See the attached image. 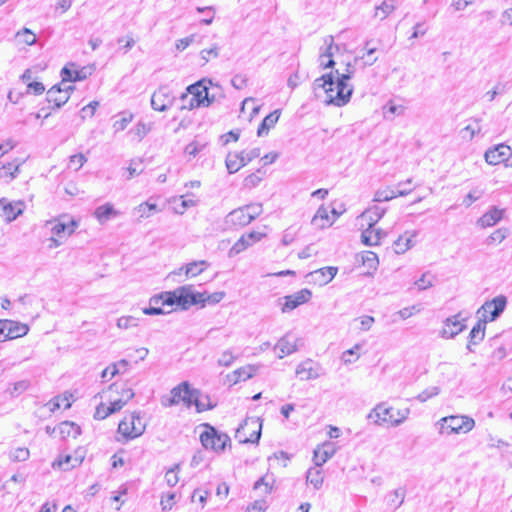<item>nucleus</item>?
Instances as JSON below:
<instances>
[{"mask_svg": "<svg viewBox=\"0 0 512 512\" xmlns=\"http://www.w3.org/2000/svg\"><path fill=\"white\" fill-rule=\"evenodd\" d=\"M355 72L354 66L347 63L344 73L338 70L331 71L315 79L313 83L314 90L323 89L326 94L325 104L336 107L345 106L351 99L353 86L349 84Z\"/></svg>", "mask_w": 512, "mask_h": 512, "instance_id": "1", "label": "nucleus"}, {"mask_svg": "<svg viewBox=\"0 0 512 512\" xmlns=\"http://www.w3.org/2000/svg\"><path fill=\"white\" fill-rule=\"evenodd\" d=\"M409 414V408L395 410L393 407H387L385 403H379L369 412L367 418L377 425L390 423L392 426H399Z\"/></svg>", "mask_w": 512, "mask_h": 512, "instance_id": "2", "label": "nucleus"}, {"mask_svg": "<svg viewBox=\"0 0 512 512\" xmlns=\"http://www.w3.org/2000/svg\"><path fill=\"white\" fill-rule=\"evenodd\" d=\"M437 426L441 435L467 434L475 427V420L467 415H450L442 417Z\"/></svg>", "mask_w": 512, "mask_h": 512, "instance_id": "3", "label": "nucleus"}, {"mask_svg": "<svg viewBox=\"0 0 512 512\" xmlns=\"http://www.w3.org/2000/svg\"><path fill=\"white\" fill-rule=\"evenodd\" d=\"M193 395H197V389L190 387L186 381L172 388L169 395L161 397V404L164 407H172L183 402L187 407L193 403Z\"/></svg>", "mask_w": 512, "mask_h": 512, "instance_id": "4", "label": "nucleus"}, {"mask_svg": "<svg viewBox=\"0 0 512 512\" xmlns=\"http://www.w3.org/2000/svg\"><path fill=\"white\" fill-rule=\"evenodd\" d=\"M262 423L257 417L246 418L237 429L236 438L240 443H258L261 437Z\"/></svg>", "mask_w": 512, "mask_h": 512, "instance_id": "5", "label": "nucleus"}, {"mask_svg": "<svg viewBox=\"0 0 512 512\" xmlns=\"http://www.w3.org/2000/svg\"><path fill=\"white\" fill-rule=\"evenodd\" d=\"M206 430L200 434L201 444L205 449H211L215 452L224 451L228 442H230V438L227 434L218 433V431L206 424Z\"/></svg>", "mask_w": 512, "mask_h": 512, "instance_id": "6", "label": "nucleus"}, {"mask_svg": "<svg viewBox=\"0 0 512 512\" xmlns=\"http://www.w3.org/2000/svg\"><path fill=\"white\" fill-rule=\"evenodd\" d=\"M507 305V298L499 295L490 301H486L477 311L480 320L487 323L496 320L504 311Z\"/></svg>", "mask_w": 512, "mask_h": 512, "instance_id": "7", "label": "nucleus"}, {"mask_svg": "<svg viewBox=\"0 0 512 512\" xmlns=\"http://www.w3.org/2000/svg\"><path fill=\"white\" fill-rule=\"evenodd\" d=\"M145 427L139 413L134 412L120 421L118 432L126 438L134 439L144 433Z\"/></svg>", "mask_w": 512, "mask_h": 512, "instance_id": "8", "label": "nucleus"}, {"mask_svg": "<svg viewBox=\"0 0 512 512\" xmlns=\"http://www.w3.org/2000/svg\"><path fill=\"white\" fill-rule=\"evenodd\" d=\"M295 373L300 380L309 381L325 376L326 370L319 362L307 358L297 365Z\"/></svg>", "mask_w": 512, "mask_h": 512, "instance_id": "9", "label": "nucleus"}, {"mask_svg": "<svg viewBox=\"0 0 512 512\" xmlns=\"http://www.w3.org/2000/svg\"><path fill=\"white\" fill-rule=\"evenodd\" d=\"M177 305L182 309H188L192 305L199 304L204 299V294L193 291V286L186 285L176 289Z\"/></svg>", "mask_w": 512, "mask_h": 512, "instance_id": "10", "label": "nucleus"}, {"mask_svg": "<svg viewBox=\"0 0 512 512\" xmlns=\"http://www.w3.org/2000/svg\"><path fill=\"white\" fill-rule=\"evenodd\" d=\"M205 82L206 80L203 79L187 87V91L195 98L196 104L200 107H208L214 101V97L209 96Z\"/></svg>", "mask_w": 512, "mask_h": 512, "instance_id": "11", "label": "nucleus"}, {"mask_svg": "<svg viewBox=\"0 0 512 512\" xmlns=\"http://www.w3.org/2000/svg\"><path fill=\"white\" fill-rule=\"evenodd\" d=\"M174 102V97L166 86L159 87L151 97V106L156 111H166Z\"/></svg>", "mask_w": 512, "mask_h": 512, "instance_id": "12", "label": "nucleus"}, {"mask_svg": "<svg viewBox=\"0 0 512 512\" xmlns=\"http://www.w3.org/2000/svg\"><path fill=\"white\" fill-rule=\"evenodd\" d=\"M265 236L266 233L258 231H251L249 233L243 234L229 250V256L232 257L243 252L248 247L252 246L254 243L259 242Z\"/></svg>", "mask_w": 512, "mask_h": 512, "instance_id": "13", "label": "nucleus"}, {"mask_svg": "<svg viewBox=\"0 0 512 512\" xmlns=\"http://www.w3.org/2000/svg\"><path fill=\"white\" fill-rule=\"evenodd\" d=\"M311 297L312 292L307 288L301 289L300 291H297L291 295H287L283 298L285 302L281 310L283 313L292 311L301 304L308 302Z\"/></svg>", "mask_w": 512, "mask_h": 512, "instance_id": "14", "label": "nucleus"}, {"mask_svg": "<svg viewBox=\"0 0 512 512\" xmlns=\"http://www.w3.org/2000/svg\"><path fill=\"white\" fill-rule=\"evenodd\" d=\"M511 155V148L506 144H499L489 148L485 152V160L490 165H497L501 162L508 161Z\"/></svg>", "mask_w": 512, "mask_h": 512, "instance_id": "15", "label": "nucleus"}, {"mask_svg": "<svg viewBox=\"0 0 512 512\" xmlns=\"http://www.w3.org/2000/svg\"><path fill=\"white\" fill-rule=\"evenodd\" d=\"M299 341H300V339L291 333H287L283 337H281L278 340V342L276 343V345L274 346L275 350L280 351L278 358L282 359L285 356L296 352L298 350V342Z\"/></svg>", "mask_w": 512, "mask_h": 512, "instance_id": "16", "label": "nucleus"}, {"mask_svg": "<svg viewBox=\"0 0 512 512\" xmlns=\"http://www.w3.org/2000/svg\"><path fill=\"white\" fill-rule=\"evenodd\" d=\"M250 223L248 213L243 206L229 212L224 219V224L229 229L244 227Z\"/></svg>", "mask_w": 512, "mask_h": 512, "instance_id": "17", "label": "nucleus"}, {"mask_svg": "<svg viewBox=\"0 0 512 512\" xmlns=\"http://www.w3.org/2000/svg\"><path fill=\"white\" fill-rule=\"evenodd\" d=\"M93 66L82 67L78 70H71L65 66L61 70V76L63 82H76L87 79L93 73Z\"/></svg>", "mask_w": 512, "mask_h": 512, "instance_id": "18", "label": "nucleus"}, {"mask_svg": "<svg viewBox=\"0 0 512 512\" xmlns=\"http://www.w3.org/2000/svg\"><path fill=\"white\" fill-rule=\"evenodd\" d=\"M503 215V209L493 206L477 220L476 224L482 229L492 227L503 218Z\"/></svg>", "mask_w": 512, "mask_h": 512, "instance_id": "19", "label": "nucleus"}, {"mask_svg": "<svg viewBox=\"0 0 512 512\" xmlns=\"http://www.w3.org/2000/svg\"><path fill=\"white\" fill-rule=\"evenodd\" d=\"M465 328V324L459 319V315L449 317L444 322V327L441 331L443 338H454L461 333Z\"/></svg>", "mask_w": 512, "mask_h": 512, "instance_id": "20", "label": "nucleus"}, {"mask_svg": "<svg viewBox=\"0 0 512 512\" xmlns=\"http://www.w3.org/2000/svg\"><path fill=\"white\" fill-rule=\"evenodd\" d=\"M0 208L3 211L8 222L15 220L24 210V203L22 201L7 202L5 198L0 199Z\"/></svg>", "mask_w": 512, "mask_h": 512, "instance_id": "21", "label": "nucleus"}, {"mask_svg": "<svg viewBox=\"0 0 512 512\" xmlns=\"http://www.w3.org/2000/svg\"><path fill=\"white\" fill-rule=\"evenodd\" d=\"M324 42L326 44V48L325 51L321 52V54L319 55V65L323 69L333 68L335 65V61L333 60V49L338 50V46L334 45V40L332 36H328L327 38H325Z\"/></svg>", "mask_w": 512, "mask_h": 512, "instance_id": "22", "label": "nucleus"}, {"mask_svg": "<svg viewBox=\"0 0 512 512\" xmlns=\"http://www.w3.org/2000/svg\"><path fill=\"white\" fill-rule=\"evenodd\" d=\"M337 267H324L317 269L309 274L312 281L320 286H324L331 282L337 274Z\"/></svg>", "mask_w": 512, "mask_h": 512, "instance_id": "23", "label": "nucleus"}, {"mask_svg": "<svg viewBox=\"0 0 512 512\" xmlns=\"http://www.w3.org/2000/svg\"><path fill=\"white\" fill-rule=\"evenodd\" d=\"M336 452L334 444L326 442L322 447H317L314 450L313 461L315 466L321 467L326 463Z\"/></svg>", "mask_w": 512, "mask_h": 512, "instance_id": "24", "label": "nucleus"}, {"mask_svg": "<svg viewBox=\"0 0 512 512\" xmlns=\"http://www.w3.org/2000/svg\"><path fill=\"white\" fill-rule=\"evenodd\" d=\"M49 224L52 225V234L58 238H66L72 235L77 227V222L74 220H71L69 223L55 220L49 222Z\"/></svg>", "mask_w": 512, "mask_h": 512, "instance_id": "25", "label": "nucleus"}, {"mask_svg": "<svg viewBox=\"0 0 512 512\" xmlns=\"http://www.w3.org/2000/svg\"><path fill=\"white\" fill-rule=\"evenodd\" d=\"M47 101L54 104V108L59 109L69 100L68 90H62L60 85H54L47 91Z\"/></svg>", "mask_w": 512, "mask_h": 512, "instance_id": "26", "label": "nucleus"}, {"mask_svg": "<svg viewBox=\"0 0 512 512\" xmlns=\"http://www.w3.org/2000/svg\"><path fill=\"white\" fill-rule=\"evenodd\" d=\"M384 236H386V233H384L382 230L374 229V226H368V228L362 232L361 240L362 243L367 246H375L380 243Z\"/></svg>", "mask_w": 512, "mask_h": 512, "instance_id": "27", "label": "nucleus"}, {"mask_svg": "<svg viewBox=\"0 0 512 512\" xmlns=\"http://www.w3.org/2000/svg\"><path fill=\"white\" fill-rule=\"evenodd\" d=\"M280 117V110H274L270 114H268L261 122L258 127L257 135L262 137L267 135L269 130L275 126Z\"/></svg>", "mask_w": 512, "mask_h": 512, "instance_id": "28", "label": "nucleus"}, {"mask_svg": "<svg viewBox=\"0 0 512 512\" xmlns=\"http://www.w3.org/2000/svg\"><path fill=\"white\" fill-rule=\"evenodd\" d=\"M410 192H411V190H409V191H395V190L391 189L390 187H385V188L378 189L375 192L373 201L374 202L389 201V200H391L393 198H396L398 196H406Z\"/></svg>", "mask_w": 512, "mask_h": 512, "instance_id": "29", "label": "nucleus"}, {"mask_svg": "<svg viewBox=\"0 0 512 512\" xmlns=\"http://www.w3.org/2000/svg\"><path fill=\"white\" fill-rule=\"evenodd\" d=\"M385 212V208L374 205L366 209L361 218L367 221L368 226H374L384 216Z\"/></svg>", "mask_w": 512, "mask_h": 512, "instance_id": "30", "label": "nucleus"}, {"mask_svg": "<svg viewBox=\"0 0 512 512\" xmlns=\"http://www.w3.org/2000/svg\"><path fill=\"white\" fill-rule=\"evenodd\" d=\"M485 327H486V323L479 319V321L476 323V325L472 328V330L470 331V334H469V342L467 345V349L469 351H473L472 345H476L484 339Z\"/></svg>", "mask_w": 512, "mask_h": 512, "instance_id": "31", "label": "nucleus"}, {"mask_svg": "<svg viewBox=\"0 0 512 512\" xmlns=\"http://www.w3.org/2000/svg\"><path fill=\"white\" fill-rule=\"evenodd\" d=\"M397 8L396 0H384L380 5L375 7L374 17L379 20L386 19Z\"/></svg>", "mask_w": 512, "mask_h": 512, "instance_id": "32", "label": "nucleus"}, {"mask_svg": "<svg viewBox=\"0 0 512 512\" xmlns=\"http://www.w3.org/2000/svg\"><path fill=\"white\" fill-rule=\"evenodd\" d=\"M109 392L119 394V399L126 405L133 397L134 391L124 383H114L110 385Z\"/></svg>", "mask_w": 512, "mask_h": 512, "instance_id": "33", "label": "nucleus"}, {"mask_svg": "<svg viewBox=\"0 0 512 512\" xmlns=\"http://www.w3.org/2000/svg\"><path fill=\"white\" fill-rule=\"evenodd\" d=\"M118 212L114 209L113 205L106 203L98 206L94 211V216L100 224L107 222L112 216H116Z\"/></svg>", "mask_w": 512, "mask_h": 512, "instance_id": "34", "label": "nucleus"}, {"mask_svg": "<svg viewBox=\"0 0 512 512\" xmlns=\"http://www.w3.org/2000/svg\"><path fill=\"white\" fill-rule=\"evenodd\" d=\"M225 162L229 173H236L245 166L243 162V152L229 153Z\"/></svg>", "mask_w": 512, "mask_h": 512, "instance_id": "35", "label": "nucleus"}, {"mask_svg": "<svg viewBox=\"0 0 512 512\" xmlns=\"http://www.w3.org/2000/svg\"><path fill=\"white\" fill-rule=\"evenodd\" d=\"M192 405H195L198 412L210 410L216 406L208 395L202 394L198 389L197 395H193Z\"/></svg>", "mask_w": 512, "mask_h": 512, "instance_id": "36", "label": "nucleus"}, {"mask_svg": "<svg viewBox=\"0 0 512 512\" xmlns=\"http://www.w3.org/2000/svg\"><path fill=\"white\" fill-rule=\"evenodd\" d=\"M59 433L63 439L72 437L76 438L81 433L80 427L74 422L64 421L58 426Z\"/></svg>", "mask_w": 512, "mask_h": 512, "instance_id": "37", "label": "nucleus"}, {"mask_svg": "<svg viewBox=\"0 0 512 512\" xmlns=\"http://www.w3.org/2000/svg\"><path fill=\"white\" fill-rule=\"evenodd\" d=\"M150 304L155 305H169L177 304L176 289L171 292H164L160 295L154 296L150 299Z\"/></svg>", "mask_w": 512, "mask_h": 512, "instance_id": "38", "label": "nucleus"}, {"mask_svg": "<svg viewBox=\"0 0 512 512\" xmlns=\"http://www.w3.org/2000/svg\"><path fill=\"white\" fill-rule=\"evenodd\" d=\"M208 262L205 260L194 261L188 263L186 266L182 267L180 270H185V274L188 277H195L201 274L206 267H208Z\"/></svg>", "mask_w": 512, "mask_h": 512, "instance_id": "39", "label": "nucleus"}, {"mask_svg": "<svg viewBox=\"0 0 512 512\" xmlns=\"http://www.w3.org/2000/svg\"><path fill=\"white\" fill-rule=\"evenodd\" d=\"M412 237L414 234L399 236L398 239L393 243V249L396 254L405 253L412 246Z\"/></svg>", "mask_w": 512, "mask_h": 512, "instance_id": "40", "label": "nucleus"}, {"mask_svg": "<svg viewBox=\"0 0 512 512\" xmlns=\"http://www.w3.org/2000/svg\"><path fill=\"white\" fill-rule=\"evenodd\" d=\"M6 330H7V332L5 331V334L3 337L4 341L6 339H13V338H17V337L27 334L28 327L25 325L18 327L15 325V323H13L11 321H7V329Z\"/></svg>", "mask_w": 512, "mask_h": 512, "instance_id": "41", "label": "nucleus"}, {"mask_svg": "<svg viewBox=\"0 0 512 512\" xmlns=\"http://www.w3.org/2000/svg\"><path fill=\"white\" fill-rule=\"evenodd\" d=\"M371 42H372L371 40H368L365 42L364 49L366 50V53L363 54L362 56L355 57L354 58L355 63H357L360 59H362V60H364L365 66H371L378 60L377 57H373V54L376 52V48L370 47Z\"/></svg>", "mask_w": 512, "mask_h": 512, "instance_id": "42", "label": "nucleus"}, {"mask_svg": "<svg viewBox=\"0 0 512 512\" xmlns=\"http://www.w3.org/2000/svg\"><path fill=\"white\" fill-rule=\"evenodd\" d=\"M307 482L313 485L315 489H319L323 484V475L321 467L310 468L306 476Z\"/></svg>", "mask_w": 512, "mask_h": 512, "instance_id": "43", "label": "nucleus"}, {"mask_svg": "<svg viewBox=\"0 0 512 512\" xmlns=\"http://www.w3.org/2000/svg\"><path fill=\"white\" fill-rule=\"evenodd\" d=\"M19 172V164L7 163L0 168V178L6 182L13 180Z\"/></svg>", "mask_w": 512, "mask_h": 512, "instance_id": "44", "label": "nucleus"}, {"mask_svg": "<svg viewBox=\"0 0 512 512\" xmlns=\"http://www.w3.org/2000/svg\"><path fill=\"white\" fill-rule=\"evenodd\" d=\"M312 224L324 228L329 224L328 210L325 207H320L314 217L312 218Z\"/></svg>", "mask_w": 512, "mask_h": 512, "instance_id": "45", "label": "nucleus"}, {"mask_svg": "<svg viewBox=\"0 0 512 512\" xmlns=\"http://www.w3.org/2000/svg\"><path fill=\"white\" fill-rule=\"evenodd\" d=\"M508 235V231L505 228H499L492 232L485 240L486 245L491 246L500 244Z\"/></svg>", "mask_w": 512, "mask_h": 512, "instance_id": "46", "label": "nucleus"}, {"mask_svg": "<svg viewBox=\"0 0 512 512\" xmlns=\"http://www.w3.org/2000/svg\"><path fill=\"white\" fill-rule=\"evenodd\" d=\"M256 371H257V368L252 365H247V366H244V367H241V368L235 370L233 372V374L236 376L235 382H237L239 380L245 381V380L250 379L251 377L254 376Z\"/></svg>", "mask_w": 512, "mask_h": 512, "instance_id": "47", "label": "nucleus"}, {"mask_svg": "<svg viewBox=\"0 0 512 512\" xmlns=\"http://www.w3.org/2000/svg\"><path fill=\"white\" fill-rule=\"evenodd\" d=\"M219 46L213 44L210 48H206L200 51V58L203 60V65L208 63L211 59H215L219 56Z\"/></svg>", "mask_w": 512, "mask_h": 512, "instance_id": "48", "label": "nucleus"}, {"mask_svg": "<svg viewBox=\"0 0 512 512\" xmlns=\"http://www.w3.org/2000/svg\"><path fill=\"white\" fill-rule=\"evenodd\" d=\"M139 325V318L135 316H122L117 320V327L120 329H130Z\"/></svg>", "mask_w": 512, "mask_h": 512, "instance_id": "49", "label": "nucleus"}, {"mask_svg": "<svg viewBox=\"0 0 512 512\" xmlns=\"http://www.w3.org/2000/svg\"><path fill=\"white\" fill-rule=\"evenodd\" d=\"M136 211L140 218H148L152 215L153 212L157 211L156 204L145 202L140 204Z\"/></svg>", "mask_w": 512, "mask_h": 512, "instance_id": "50", "label": "nucleus"}, {"mask_svg": "<svg viewBox=\"0 0 512 512\" xmlns=\"http://www.w3.org/2000/svg\"><path fill=\"white\" fill-rule=\"evenodd\" d=\"M194 99L195 98H193L192 95L186 90V92L182 93V95L180 96V101L182 103L180 108L182 110H192L200 107L196 104V101Z\"/></svg>", "mask_w": 512, "mask_h": 512, "instance_id": "51", "label": "nucleus"}, {"mask_svg": "<svg viewBox=\"0 0 512 512\" xmlns=\"http://www.w3.org/2000/svg\"><path fill=\"white\" fill-rule=\"evenodd\" d=\"M484 195V190L481 188L472 189L463 199V205L470 207L475 201L479 200Z\"/></svg>", "mask_w": 512, "mask_h": 512, "instance_id": "52", "label": "nucleus"}, {"mask_svg": "<svg viewBox=\"0 0 512 512\" xmlns=\"http://www.w3.org/2000/svg\"><path fill=\"white\" fill-rule=\"evenodd\" d=\"M16 37L26 45H33L36 43V35L28 28H23L17 32Z\"/></svg>", "mask_w": 512, "mask_h": 512, "instance_id": "53", "label": "nucleus"}, {"mask_svg": "<svg viewBox=\"0 0 512 512\" xmlns=\"http://www.w3.org/2000/svg\"><path fill=\"white\" fill-rule=\"evenodd\" d=\"M246 212L248 213V217L250 221L252 222L254 219H256L258 216H260L263 212L262 204L260 203H252L248 205L243 206Z\"/></svg>", "mask_w": 512, "mask_h": 512, "instance_id": "54", "label": "nucleus"}, {"mask_svg": "<svg viewBox=\"0 0 512 512\" xmlns=\"http://www.w3.org/2000/svg\"><path fill=\"white\" fill-rule=\"evenodd\" d=\"M30 452L28 448L19 447L10 452V459L14 462L26 461L29 458Z\"/></svg>", "mask_w": 512, "mask_h": 512, "instance_id": "55", "label": "nucleus"}, {"mask_svg": "<svg viewBox=\"0 0 512 512\" xmlns=\"http://www.w3.org/2000/svg\"><path fill=\"white\" fill-rule=\"evenodd\" d=\"M179 468H180V465L179 464H175L173 468L169 469L166 472L165 480H166L168 486L174 487L178 483V481H179V477H178Z\"/></svg>", "mask_w": 512, "mask_h": 512, "instance_id": "56", "label": "nucleus"}, {"mask_svg": "<svg viewBox=\"0 0 512 512\" xmlns=\"http://www.w3.org/2000/svg\"><path fill=\"white\" fill-rule=\"evenodd\" d=\"M440 389L437 386L429 387L425 390H423L421 393H419L416 396V399L420 402H426L427 400L431 399L432 397H435L439 394Z\"/></svg>", "mask_w": 512, "mask_h": 512, "instance_id": "57", "label": "nucleus"}, {"mask_svg": "<svg viewBox=\"0 0 512 512\" xmlns=\"http://www.w3.org/2000/svg\"><path fill=\"white\" fill-rule=\"evenodd\" d=\"M434 277L430 273H424L416 282L415 285L419 290H425L433 286Z\"/></svg>", "mask_w": 512, "mask_h": 512, "instance_id": "58", "label": "nucleus"}, {"mask_svg": "<svg viewBox=\"0 0 512 512\" xmlns=\"http://www.w3.org/2000/svg\"><path fill=\"white\" fill-rule=\"evenodd\" d=\"M234 360L235 356L233 355L232 351L225 350L224 352H222L217 363L219 366L229 367L234 362Z\"/></svg>", "mask_w": 512, "mask_h": 512, "instance_id": "59", "label": "nucleus"}, {"mask_svg": "<svg viewBox=\"0 0 512 512\" xmlns=\"http://www.w3.org/2000/svg\"><path fill=\"white\" fill-rule=\"evenodd\" d=\"M133 115L128 114L120 119L116 120L113 124V128L115 132L123 131L127 128L128 124L132 121Z\"/></svg>", "mask_w": 512, "mask_h": 512, "instance_id": "60", "label": "nucleus"}, {"mask_svg": "<svg viewBox=\"0 0 512 512\" xmlns=\"http://www.w3.org/2000/svg\"><path fill=\"white\" fill-rule=\"evenodd\" d=\"M86 160V157L81 153L72 155L70 157L69 167L77 171L83 166Z\"/></svg>", "mask_w": 512, "mask_h": 512, "instance_id": "61", "label": "nucleus"}, {"mask_svg": "<svg viewBox=\"0 0 512 512\" xmlns=\"http://www.w3.org/2000/svg\"><path fill=\"white\" fill-rule=\"evenodd\" d=\"M204 147V144H200L198 141H192L185 147V153L195 157Z\"/></svg>", "mask_w": 512, "mask_h": 512, "instance_id": "62", "label": "nucleus"}, {"mask_svg": "<svg viewBox=\"0 0 512 512\" xmlns=\"http://www.w3.org/2000/svg\"><path fill=\"white\" fill-rule=\"evenodd\" d=\"M203 294H204V299L201 302L202 304H204L206 302H208L210 304H216V303L220 302L225 297V293L223 291L215 292L212 294H206V293H203Z\"/></svg>", "mask_w": 512, "mask_h": 512, "instance_id": "63", "label": "nucleus"}, {"mask_svg": "<svg viewBox=\"0 0 512 512\" xmlns=\"http://www.w3.org/2000/svg\"><path fill=\"white\" fill-rule=\"evenodd\" d=\"M150 130V125L140 122L135 126L133 132L138 137V139L141 140L148 134Z\"/></svg>", "mask_w": 512, "mask_h": 512, "instance_id": "64", "label": "nucleus"}]
</instances>
